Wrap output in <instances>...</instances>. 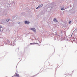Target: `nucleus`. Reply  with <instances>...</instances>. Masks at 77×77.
<instances>
[{
	"label": "nucleus",
	"mask_w": 77,
	"mask_h": 77,
	"mask_svg": "<svg viewBox=\"0 0 77 77\" xmlns=\"http://www.w3.org/2000/svg\"><path fill=\"white\" fill-rule=\"evenodd\" d=\"M2 27L1 26H0V28H1Z\"/></svg>",
	"instance_id": "9d476101"
},
{
	"label": "nucleus",
	"mask_w": 77,
	"mask_h": 77,
	"mask_svg": "<svg viewBox=\"0 0 77 77\" xmlns=\"http://www.w3.org/2000/svg\"><path fill=\"white\" fill-rule=\"evenodd\" d=\"M30 23L29 22L27 21H25V24H29Z\"/></svg>",
	"instance_id": "20e7f679"
},
{
	"label": "nucleus",
	"mask_w": 77,
	"mask_h": 77,
	"mask_svg": "<svg viewBox=\"0 0 77 77\" xmlns=\"http://www.w3.org/2000/svg\"><path fill=\"white\" fill-rule=\"evenodd\" d=\"M71 21H69V24H71Z\"/></svg>",
	"instance_id": "1a4fd4ad"
},
{
	"label": "nucleus",
	"mask_w": 77,
	"mask_h": 77,
	"mask_svg": "<svg viewBox=\"0 0 77 77\" xmlns=\"http://www.w3.org/2000/svg\"><path fill=\"white\" fill-rule=\"evenodd\" d=\"M12 77H13V76H12Z\"/></svg>",
	"instance_id": "9b49d317"
},
{
	"label": "nucleus",
	"mask_w": 77,
	"mask_h": 77,
	"mask_svg": "<svg viewBox=\"0 0 77 77\" xmlns=\"http://www.w3.org/2000/svg\"><path fill=\"white\" fill-rule=\"evenodd\" d=\"M9 20H6V22H8L9 21Z\"/></svg>",
	"instance_id": "0eeeda50"
},
{
	"label": "nucleus",
	"mask_w": 77,
	"mask_h": 77,
	"mask_svg": "<svg viewBox=\"0 0 77 77\" xmlns=\"http://www.w3.org/2000/svg\"><path fill=\"white\" fill-rule=\"evenodd\" d=\"M54 21L55 22H57V20L56 19V18H54Z\"/></svg>",
	"instance_id": "7ed1b4c3"
},
{
	"label": "nucleus",
	"mask_w": 77,
	"mask_h": 77,
	"mask_svg": "<svg viewBox=\"0 0 77 77\" xmlns=\"http://www.w3.org/2000/svg\"><path fill=\"white\" fill-rule=\"evenodd\" d=\"M15 76H16V77H19V74H17V73H16V75H15Z\"/></svg>",
	"instance_id": "423d86ee"
},
{
	"label": "nucleus",
	"mask_w": 77,
	"mask_h": 77,
	"mask_svg": "<svg viewBox=\"0 0 77 77\" xmlns=\"http://www.w3.org/2000/svg\"><path fill=\"white\" fill-rule=\"evenodd\" d=\"M43 5H39V6H38L37 7V8H36V9H37L39 8H41V7H42L43 6Z\"/></svg>",
	"instance_id": "f257e3e1"
},
{
	"label": "nucleus",
	"mask_w": 77,
	"mask_h": 77,
	"mask_svg": "<svg viewBox=\"0 0 77 77\" xmlns=\"http://www.w3.org/2000/svg\"><path fill=\"white\" fill-rule=\"evenodd\" d=\"M31 30H33L34 32H35L36 31L35 29L34 28H32L31 29Z\"/></svg>",
	"instance_id": "f03ea898"
},
{
	"label": "nucleus",
	"mask_w": 77,
	"mask_h": 77,
	"mask_svg": "<svg viewBox=\"0 0 77 77\" xmlns=\"http://www.w3.org/2000/svg\"><path fill=\"white\" fill-rule=\"evenodd\" d=\"M61 10H64V8H61Z\"/></svg>",
	"instance_id": "6e6552de"
},
{
	"label": "nucleus",
	"mask_w": 77,
	"mask_h": 77,
	"mask_svg": "<svg viewBox=\"0 0 77 77\" xmlns=\"http://www.w3.org/2000/svg\"><path fill=\"white\" fill-rule=\"evenodd\" d=\"M31 45H36V44H37V43H36L35 42H34V43H31L30 44Z\"/></svg>",
	"instance_id": "39448f33"
}]
</instances>
